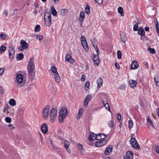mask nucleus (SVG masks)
I'll return each mask as SVG.
<instances>
[{
	"instance_id": "obj_54",
	"label": "nucleus",
	"mask_w": 159,
	"mask_h": 159,
	"mask_svg": "<svg viewBox=\"0 0 159 159\" xmlns=\"http://www.w3.org/2000/svg\"><path fill=\"white\" fill-rule=\"evenodd\" d=\"M0 36L3 39H5L6 38V35L3 33H1L0 34Z\"/></svg>"
},
{
	"instance_id": "obj_55",
	"label": "nucleus",
	"mask_w": 159,
	"mask_h": 159,
	"mask_svg": "<svg viewBox=\"0 0 159 159\" xmlns=\"http://www.w3.org/2000/svg\"><path fill=\"white\" fill-rule=\"evenodd\" d=\"M116 116L117 117V119L119 120V122L121 120V115L120 114H117Z\"/></svg>"
},
{
	"instance_id": "obj_8",
	"label": "nucleus",
	"mask_w": 159,
	"mask_h": 159,
	"mask_svg": "<svg viewBox=\"0 0 159 159\" xmlns=\"http://www.w3.org/2000/svg\"><path fill=\"white\" fill-rule=\"evenodd\" d=\"M129 142L133 148L136 149H139V146L135 138H131L129 140Z\"/></svg>"
},
{
	"instance_id": "obj_2",
	"label": "nucleus",
	"mask_w": 159,
	"mask_h": 159,
	"mask_svg": "<svg viewBox=\"0 0 159 159\" xmlns=\"http://www.w3.org/2000/svg\"><path fill=\"white\" fill-rule=\"evenodd\" d=\"M23 78V75L19 73L16 75L14 82L16 87L20 88L24 85Z\"/></svg>"
},
{
	"instance_id": "obj_17",
	"label": "nucleus",
	"mask_w": 159,
	"mask_h": 159,
	"mask_svg": "<svg viewBox=\"0 0 159 159\" xmlns=\"http://www.w3.org/2000/svg\"><path fill=\"white\" fill-rule=\"evenodd\" d=\"M64 145L66 149V151L70 153V150L69 148V147L70 146L69 142L66 140L65 141L64 143Z\"/></svg>"
},
{
	"instance_id": "obj_32",
	"label": "nucleus",
	"mask_w": 159,
	"mask_h": 159,
	"mask_svg": "<svg viewBox=\"0 0 159 159\" xmlns=\"http://www.w3.org/2000/svg\"><path fill=\"white\" fill-rule=\"evenodd\" d=\"M118 11L121 16H124V12L123 11V8L122 7H120L118 8Z\"/></svg>"
},
{
	"instance_id": "obj_39",
	"label": "nucleus",
	"mask_w": 159,
	"mask_h": 159,
	"mask_svg": "<svg viewBox=\"0 0 159 159\" xmlns=\"http://www.w3.org/2000/svg\"><path fill=\"white\" fill-rule=\"evenodd\" d=\"M133 122L132 120L130 119L128 121V128L131 129L133 126Z\"/></svg>"
},
{
	"instance_id": "obj_31",
	"label": "nucleus",
	"mask_w": 159,
	"mask_h": 159,
	"mask_svg": "<svg viewBox=\"0 0 159 159\" xmlns=\"http://www.w3.org/2000/svg\"><path fill=\"white\" fill-rule=\"evenodd\" d=\"M68 11L67 9H62L60 11V14L61 15L65 16L68 13Z\"/></svg>"
},
{
	"instance_id": "obj_50",
	"label": "nucleus",
	"mask_w": 159,
	"mask_h": 159,
	"mask_svg": "<svg viewBox=\"0 0 159 159\" xmlns=\"http://www.w3.org/2000/svg\"><path fill=\"white\" fill-rule=\"evenodd\" d=\"M6 50V47L5 46H1L0 48V50L2 52H4Z\"/></svg>"
},
{
	"instance_id": "obj_38",
	"label": "nucleus",
	"mask_w": 159,
	"mask_h": 159,
	"mask_svg": "<svg viewBox=\"0 0 159 159\" xmlns=\"http://www.w3.org/2000/svg\"><path fill=\"white\" fill-rule=\"evenodd\" d=\"M147 121L148 122L149 125L150 126H151L154 129H155V127L153 124L152 121L150 119L149 116H148L147 117Z\"/></svg>"
},
{
	"instance_id": "obj_24",
	"label": "nucleus",
	"mask_w": 159,
	"mask_h": 159,
	"mask_svg": "<svg viewBox=\"0 0 159 159\" xmlns=\"http://www.w3.org/2000/svg\"><path fill=\"white\" fill-rule=\"evenodd\" d=\"M154 22L155 24L157 32L158 35L159 36V25L157 19H156L154 20Z\"/></svg>"
},
{
	"instance_id": "obj_35",
	"label": "nucleus",
	"mask_w": 159,
	"mask_h": 159,
	"mask_svg": "<svg viewBox=\"0 0 159 159\" xmlns=\"http://www.w3.org/2000/svg\"><path fill=\"white\" fill-rule=\"evenodd\" d=\"M9 104L11 106H14L16 105V102L14 99H11L9 102Z\"/></svg>"
},
{
	"instance_id": "obj_13",
	"label": "nucleus",
	"mask_w": 159,
	"mask_h": 159,
	"mask_svg": "<svg viewBox=\"0 0 159 159\" xmlns=\"http://www.w3.org/2000/svg\"><path fill=\"white\" fill-rule=\"evenodd\" d=\"M11 107L8 104H6L4 107L3 109V112L6 115H7L9 112V110Z\"/></svg>"
},
{
	"instance_id": "obj_14",
	"label": "nucleus",
	"mask_w": 159,
	"mask_h": 159,
	"mask_svg": "<svg viewBox=\"0 0 159 159\" xmlns=\"http://www.w3.org/2000/svg\"><path fill=\"white\" fill-rule=\"evenodd\" d=\"M65 59L66 61L71 63H73L75 62V60L72 58L71 56L69 54L66 55L65 57Z\"/></svg>"
},
{
	"instance_id": "obj_57",
	"label": "nucleus",
	"mask_w": 159,
	"mask_h": 159,
	"mask_svg": "<svg viewBox=\"0 0 159 159\" xmlns=\"http://www.w3.org/2000/svg\"><path fill=\"white\" fill-rule=\"evenodd\" d=\"M77 145V147L80 150H81L83 149V147L81 144L80 143H78Z\"/></svg>"
},
{
	"instance_id": "obj_60",
	"label": "nucleus",
	"mask_w": 159,
	"mask_h": 159,
	"mask_svg": "<svg viewBox=\"0 0 159 159\" xmlns=\"http://www.w3.org/2000/svg\"><path fill=\"white\" fill-rule=\"evenodd\" d=\"M93 40V41H94L95 40L94 39H93V40H91V41L92 43V45H93V47L95 50H96L97 49H98V48H97V46L96 45H95L93 44V43H92Z\"/></svg>"
},
{
	"instance_id": "obj_36",
	"label": "nucleus",
	"mask_w": 159,
	"mask_h": 159,
	"mask_svg": "<svg viewBox=\"0 0 159 159\" xmlns=\"http://www.w3.org/2000/svg\"><path fill=\"white\" fill-rule=\"evenodd\" d=\"M90 83L89 81H87L84 86V89L85 91H88L89 89Z\"/></svg>"
},
{
	"instance_id": "obj_43",
	"label": "nucleus",
	"mask_w": 159,
	"mask_h": 159,
	"mask_svg": "<svg viewBox=\"0 0 159 159\" xmlns=\"http://www.w3.org/2000/svg\"><path fill=\"white\" fill-rule=\"evenodd\" d=\"M34 36L36 37L37 39L40 41L43 39V36L41 35L36 34L34 35Z\"/></svg>"
},
{
	"instance_id": "obj_61",
	"label": "nucleus",
	"mask_w": 159,
	"mask_h": 159,
	"mask_svg": "<svg viewBox=\"0 0 159 159\" xmlns=\"http://www.w3.org/2000/svg\"><path fill=\"white\" fill-rule=\"evenodd\" d=\"M93 40V41H94L95 40L94 39H93V40H91V41L92 43V45H93V47L95 50H96L97 49H98V48H97V46L96 45H95L93 44V43H92Z\"/></svg>"
},
{
	"instance_id": "obj_18",
	"label": "nucleus",
	"mask_w": 159,
	"mask_h": 159,
	"mask_svg": "<svg viewBox=\"0 0 159 159\" xmlns=\"http://www.w3.org/2000/svg\"><path fill=\"white\" fill-rule=\"evenodd\" d=\"M42 132L43 134H45L48 132V126L47 125L43 124L41 126Z\"/></svg>"
},
{
	"instance_id": "obj_11",
	"label": "nucleus",
	"mask_w": 159,
	"mask_h": 159,
	"mask_svg": "<svg viewBox=\"0 0 159 159\" xmlns=\"http://www.w3.org/2000/svg\"><path fill=\"white\" fill-rule=\"evenodd\" d=\"M93 60L95 65L98 66L100 62L99 56L98 55L93 54Z\"/></svg>"
},
{
	"instance_id": "obj_63",
	"label": "nucleus",
	"mask_w": 159,
	"mask_h": 159,
	"mask_svg": "<svg viewBox=\"0 0 159 159\" xmlns=\"http://www.w3.org/2000/svg\"><path fill=\"white\" fill-rule=\"evenodd\" d=\"M81 42L84 41H86V39L84 36H82L81 37Z\"/></svg>"
},
{
	"instance_id": "obj_59",
	"label": "nucleus",
	"mask_w": 159,
	"mask_h": 159,
	"mask_svg": "<svg viewBox=\"0 0 159 159\" xmlns=\"http://www.w3.org/2000/svg\"><path fill=\"white\" fill-rule=\"evenodd\" d=\"M155 150L156 152L158 154L159 153V147L158 146L155 147Z\"/></svg>"
},
{
	"instance_id": "obj_15",
	"label": "nucleus",
	"mask_w": 159,
	"mask_h": 159,
	"mask_svg": "<svg viewBox=\"0 0 159 159\" xmlns=\"http://www.w3.org/2000/svg\"><path fill=\"white\" fill-rule=\"evenodd\" d=\"M139 66L138 62L135 61H133L131 63L130 68L132 70L135 69L138 67Z\"/></svg>"
},
{
	"instance_id": "obj_19",
	"label": "nucleus",
	"mask_w": 159,
	"mask_h": 159,
	"mask_svg": "<svg viewBox=\"0 0 159 159\" xmlns=\"http://www.w3.org/2000/svg\"><path fill=\"white\" fill-rule=\"evenodd\" d=\"M112 146L111 145H110L107 147L105 151V154L108 155L112 152Z\"/></svg>"
},
{
	"instance_id": "obj_3",
	"label": "nucleus",
	"mask_w": 159,
	"mask_h": 159,
	"mask_svg": "<svg viewBox=\"0 0 159 159\" xmlns=\"http://www.w3.org/2000/svg\"><path fill=\"white\" fill-rule=\"evenodd\" d=\"M44 22V25L47 27L50 26L52 24L51 14L49 10L45 11Z\"/></svg>"
},
{
	"instance_id": "obj_27",
	"label": "nucleus",
	"mask_w": 159,
	"mask_h": 159,
	"mask_svg": "<svg viewBox=\"0 0 159 159\" xmlns=\"http://www.w3.org/2000/svg\"><path fill=\"white\" fill-rule=\"evenodd\" d=\"M126 158L128 159H133V156L131 152L130 151H128L127 152Z\"/></svg>"
},
{
	"instance_id": "obj_42",
	"label": "nucleus",
	"mask_w": 159,
	"mask_h": 159,
	"mask_svg": "<svg viewBox=\"0 0 159 159\" xmlns=\"http://www.w3.org/2000/svg\"><path fill=\"white\" fill-rule=\"evenodd\" d=\"M40 29L41 28L40 25H37L34 28V31L36 32H39L40 31Z\"/></svg>"
},
{
	"instance_id": "obj_49",
	"label": "nucleus",
	"mask_w": 159,
	"mask_h": 159,
	"mask_svg": "<svg viewBox=\"0 0 159 159\" xmlns=\"http://www.w3.org/2000/svg\"><path fill=\"white\" fill-rule=\"evenodd\" d=\"M5 121L7 123H10L11 122V119L9 117H7L5 119Z\"/></svg>"
},
{
	"instance_id": "obj_56",
	"label": "nucleus",
	"mask_w": 159,
	"mask_h": 159,
	"mask_svg": "<svg viewBox=\"0 0 159 159\" xmlns=\"http://www.w3.org/2000/svg\"><path fill=\"white\" fill-rule=\"evenodd\" d=\"M8 127L10 128V129H15V127L13 126V125L12 124H9L8 125Z\"/></svg>"
},
{
	"instance_id": "obj_33",
	"label": "nucleus",
	"mask_w": 159,
	"mask_h": 159,
	"mask_svg": "<svg viewBox=\"0 0 159 159\" xmlns=\"http://www.w3.org/2000/svg\"><path fill=\"white\" fill-rule=\"evenodd\" d=\"M51 12L53 15L56 16L57 15V12L53 6L51 7Z\"/></svg>"
},
{
	"instance_id": "obj_45",
	"label": "nucleus",
	"mask_w": 159,
	"mask_h": 159,
	"mask_svg": "<svg viewBox=\"0 0 159 159\" xmlns=\"http://www.w3.org/2000/svg\"><path fill=\"white\" fill-rule=\"evenodd\" d=\"M85 11L86 13L88 14H89L90 12V7L88 5L86 6Z\"/></svg>"
},
{
	"instance_id": "obj_52",
	"label": "nucleus",
	"mask_w": 159,
	"mask_h": 159,
	"mask_svg": "<svg viewBox=\"0 0 159 159\" xmlns=\"http://www.w3.org/2000/svg\"><path fill=\"white\" fill-rule=\"evenodd\" d=\"M114 122L112 120H110L108 123V125L110 127H111L113 126Z\"/></svg>"
},
{
	"instance_id": "obj_25",
	"label": "nucleus",
	"mask_w": 159,
	"mask_h": 159,
	"mask_svg": "<svg viewBox=\"0 0 159 159\" xmlns=\"http://www.w3.org/2000/svg\"><path fill=\"white\" fill-rule=\"evenodd\" d=\"M138 31V33L141 36H143L145 35V32L142 27H140Z\"/></svg>"
},
{
	"instance_id": "obj_22",
	"label": "nucleus",
	"mask_w": 159,
	"mask_h": 159,
	"mask_svg": "<svg viewBox=\"0 0 159 159\" xmlns=\"http://www.w3.org/2000/svg\"><path fill=\"white\" fill-rule=\"evenodd\" d=\"M81 43L83 48L84 49L85 51L86 52L88 51L89 50V47L87 41L81 42Z\"/></svg>"
},
{
	"instance_id": "obj_23",
	"label": "nucleus",
	"mask_w": 159,
	"mask_h": 159,
	"mask_svg": "<svg viewBox=\"0 0 159 159\" xmlns=\"http://www.w3.org/2000/svg\"><path fill=\"white\" fill-rule=\"evenodd\" d=\"M97 134L96 135L94 133H91L89 137V139L90 140L92 141L95 139H97Z\"/></svg>"
},
{
	"instance_id": "obj_21",
	"label": "nucleus",
	"mask_w": 159,
	"mask_h": 159,
	"mask_svg": "<svg viewBox=\"0 0 159 159\" xmlns=\"http://www.w3.org/2000/svg\"><path fill=\"white\" fill-rule=\"evenodd\" d=\"M107 135L103 134H98L97 136V140H100V139H103L107 137Z\"/></svg>"
},
{
	"instance_id": "obj_29",
	"label": "nucleus",
	"mask_w": 159,
	"mask_h": 159,
	"mask_svg": "<svg viewBox=\"0 0 159 159\" xmlns=\"http://www.w3.org/2000/svg\"><path fill=\"white\" fill-rule=\"evenodd\" d=\"M120 37L122 42L124 43L125 42L127 39V37L125 36V34L124 33L121 34Z\"/></svg>"
},
{
	"instance_id": "obj_41",
	"label": "nucleus",
	"mask_w": 159,
	"mask_h": 159,
	"mask_svg": "<svg viewBox=\"0 0 159 159\" xmlns=\"http://www.w3.org/2000/svg\"><path fill=\"white\" fill-rule=\"evenodd\" d=\"M103 102L104 104V107L106 110H108L109 111H110V107L109 105V104L107 102H106V103H105L103 101Z\"/></svg>"
},
{
	"instance_id": "obj_9",
	"label": "nucleus",
	"mask_w": 159,
	"mask_h": 159,
	"mask_svg": "<svg viewBox=\"0 0 159 159\" xmlns=\"http://www.w3.org/2000/svg\"><path fill=\"white\" fill-rule=\"evenodd\" d=\"M49 107L48 106H46L43 110L42 116L44 118L47 119L48 118L49 115Z\"/></svg>"
},
{
	"instance_id": "obj_40",
	"label": "nucleus",
	"mask_w": 159,
	"mask_h": 159,
	"mask_svg": "<svg viewBox=\"0 0 159 159\" xmlns=\"http://www.w3.org/2000/svg\"><path fill=\"white\" fill-rule=\"evenodd\" d=\"M16 57L18 60H21L23 58L24 55L22 53L18 54L17 55Z\"/></svg>"
},
{
	"instance_id": "obj_6",
	"label": "nucleus",
	"mask_w": 159,
	"mask_h": 159,
	"mask_svg": "<svg viewBox=\"0 0 159 159\" xmlns=\"http://www.w3.org/2000/svg\"><path fill=\"white\" fill-rule=\"evenodd\" d=\"M50 121L54 122L57 114V111L56 109L53 108L51 109L50 112Z\"/></svg>"
},
{
	"instance_id": "obj_10",
	"label": "nucleus",
	"mask_w": 159,
	"mask_h": 159,
	"mask_svg": "<svg viewBox=\"0 0 159 159\" xmlns=\"http://www.w3.org/2000/svg\"><path fill=\"white\" fill-rule=\"evenodd\" d=\"M52 77L55 79V81L57 83H59L60 82L61 79L58 73L52 74Z\"/></svg>"
},
{
	"instance_id": "obj_4",
	"label": "nucleus",
	"mask_w": 159,
	"mask_h": 159,
	"mask_svg": "<svg viewBox=\"0 0 159 159\" xmlns=\"http://www.w3.org/2000/svg\"><path fill=\"white\" fill-rule=\"evenodd\" d=\"M68 114L66 109L65 107H62L60 110L59 116V120L60 123H62Z\"/></svg>"
},
{
	"instance_id": "obj_26",
	"label": "nucleus",
	"mask_w": 159,
	"mask_h": 159,
	"mask_svg": "<svg viewBox=\"0 0 159 159\" xmlns=\"http://www.w3.org/2000/svg\"><path fill=\"white\" fill-rule=\"evenodd\" d=\"M85 18V14L83 11H81L79 18V20L80 21H83Z\"/></svg>"
},
{
	"instance_id": "obj_7",
	"label": "nucleus",
	"mask_w": 159,
	"mask_h": 159,
	"mask_svg": "<svg viewBox=\"0 0 159 159\" xmlns=\"http://www.w3.org/2000/svg\"><path fill=\"white\" fill-rule=\"evenodd\" d=\"M8 51L9 53V56L11 59H13L15 56V51L14 48L11 44L8 48Z\"/></svg>"
},
{
	"instance_id": "obj_16",
	"label": "nucleus",
	"mask_w": 159,
	"mask_h": 159,
	"mask_svg": "<svg viewBox=\"0 0 159 159\" xmlns=\"http://www.w3.org/2000/svg\"><path fill=\"white\" fill-rule=\"evenodd\" d=\"M97 88L98 89L102 86L103 84V80L102 78L100 77L97 80Z\"/></svg>"
},
{
	"instance_id": "obj_20",
	"label": "nucleus",
	"mask_w": 159,
	"mask_h": 159,
	"mask_svg": "<svg viewBox=\"0 0 159 159\" xmlns=\"http://www.w3.org/2000/svg\"><path fill=\"white\" fill-rule=\"evenodd\" d=\"M129 84L131 88H134L136 86L137 82L134 80H130L129 81Z\"/></svg>"
},
{
	"instance_id": "obj_47",
	"label": "nucleus",
	"mask_w": 159,
	"mask_h": 159,
	"mask_svg": "<svg viewBox=\"0 0 159 159\" xmlns=\"http://www.w3.org/2000/svg\"><path fill=\"white\" fill-rule=\"evenodd\" d=\"M122 53L121 51L119 50L117 52V56L118 59H120L121 58Z\"/></svg>"
},
{
	"instance_id": "obj_48",
	"label": "nucleus",
	"mask_w": 159,
	"mask_h": 159,
	"mask_svg": "<svg viewBox=\"0 0 159 159\" xmlns=\"http://www.w3.org/2000/svg\"><path fill=\"white\" fill-rule=\"evenodd\" d=\"M148 51L152 54H154L155 53V50L153 48H149L148 49Z\"/></svg>"
},
{
	"instance_id": "obj_30",
	"label": "nucleus",
	"mask_w": 159,
	"mask_h": 159,
	"mask_svg": "<svg viewBox=\"0 0 159 159\" xmlns=\"http://www.w3.org/2000/svg\"><path fill=\"white\" fill-rule=\"evenodd\" d=\"M83 112V109L80 108L79 109L78 113L76 116L77 119L78 120L80 119V117L82 115Z\"/></svg>"
},
{
	"instance_id": "obj_1",
	"label": "nucleus",
	"mask_w": 159,
	"mask_h": 159,
	"mask_svg": "<svg viewBox=\"0 0 159 159\" xmlns=\"http://www.w3.org/2000/svg\"><path fill=\"white\" fill-rule=\"evenodd\" d=\"M27 70L29 77L33 80L35 74V65L33 58L30 59L27 65Z\"/></svg>"
},
{
	"instance_id": "obj_53",
	"label": "nucleus",
	"mask_w": 159,
	"mask_h": 159,
	"mask_svg": "<svg viewBox=\"0 0 159 159\" xmlns=\"http://www.w3.org/2000/svg\"><path fill=\"white\" fill-rule=\"evenodd\" d=\"M4 71V68H0V76H1L3 74Z\"/></svg>"
},
{
	"instance_id": "obj_37",
	"label": "nucleus",
	"mask_w": 159,
	"mask_h": 159,
	"mask_svg": "<svg viewBox=\"0 0 159 159\" xmlns=\"http://www.w3.org/2000/svg\"><path fill=\"white\" fill-rule=\"evenodd\" d=\"M24 110L25 108L24 107H20L17 111V113L20 115H22L23 114Z\"/></svg>"
},
{
	"instance_id": "obj_44",
	"label": "nucleus",
	"mask_w": 159,
	"mask_h": 159,
	"mask_svg": "<svg viewBox=\"0 0 159 159\" xmlns=\"http://www.w3.org/2000/svg\"><path fill=\"white\" fill-rule=\"evenodd\" d=\"M92 98V97L91 95H88L85 98L84 100L89 102Z\"/></svg>"
},
{
	"instance_id": "obj_12",
	"label": "nucleus",
	"mask_w": 159,
	"mask_h": 159,
	"mask_svg": "<svg viewBox=\"0 0 159 159\" xmlns=\"http://www.w3.org/2000/svg\"><path fill=\"white\" fill-rule=\"evenodd\" d=\"M106 143V141L105 140L103 139L101 141L96 142L95 143V144L96 147H101L105 145Z\"/></svg>"
},
{
	"instance_id": "obj_5",
	"label": "nucleus",
	"mask_w": 159,
	"mask_h": 159,
	"mask_svg": "<svg viewBox=\"0 0 159 159\" xmlns=\"http://www.w3.org/2000/svg\"><path fill=\"white\" fill-rule=\"evenodd\" d=\"M20 45L17 48L18 49L19 51H23L28 49L29 44L25 40H21L20 42Z\"/></svg>"
},
{
	"instance_id": "obj_28",
	"label": "nucleus",
	"mask_w": 159,
	"mask_h": 159,
	"mask_svg": "<svg viewBox=\"0 0 159 159\" xmlns=\"http://www.w3.org/2000/svg\"><path fill=\"white\" fill-rule=\"evenodd\" d=\"M154 79L156 86L159 87V75L157 74L155 76Z\"/></svg>"
},
{
	"instance_id": "obj_62",
	"label": "nucleus",
	"mask_w": 159,
	"mask_h": 159,
	"mask_svg": "<svg viewBox=\"0 0 159 159\" xmlns=\"http://www.w3.org/2000/svg\"><path fill=\"white\" fill-rule=\"evenodd\" d=\"M89 102L84 100V107H86L88 104Z\"/></svg>"
},
{
	"instance_id": "obj_64",
	"label": "nucleus",
	"mask_w": 159,
	"mask_h": 159,
	"mask_svg": "<svg viewBox=\"0 0 159 159\" xmlns=\"http://www.w3.org/2000/svg\"><path fill=\"white\" fill-rule=\"evenodd\" d=\"M3 13L6 16H8V11L7 10H6V9L4 11Z\"/></svg>"
},
{
	"instance_id": "obj_46",
	"label": "nucleus",
	"mask_w": 159,
	"mask_h": 159,
	"mask_svg": "<svg viewBox=\"0 0 159 159\" xmlns=\"http://www.w3.org/2000/svg\"><path fill=\"white\" fill-rule=\"evenodd\" d=\"M138 27V23H136L134 26L133 30L134 31H138L139 30Z\"/></svg>"
},
{
	"instance_id": "obj_34",
	"label": "nucleus",
	"mask_w": 159,
	"mask_h": 159,
	"mask_svg": "<svg viewBox=\"0 0 159 159\" xmlns=\"http://www.w3.org/2000/svg\"><path fill=\"white\" fill-rule=\"evenodd\" d=\"M50 70L52 73V74H55V73H58L57 69L56 66H53L50 69Z\"/></svg>"
},
{
	"instance_id": "obj_51",
	"label": "nucleus",
	"mask_w": 159,
	"mask_h": 159,
	"mask_svg": "<svg viewBox=\"0 0 159 159\" xmlns=\"http://www.w3.org/2000/svg\"><path fill=\"white\" fill-rule=\"evenodd\" d=\"M125 85L124 84H122L119 87V89L121 90H125Z\"/></svg>"
},
{
	"instance_id": "obj_58",
	"label": "nucleus",
	"mask_w": 159,
	"mask_h": 159,
	"mask_svg": "<svg viewBox=\"0 0 159 159\" xmlns=\"http://www.w3.org/2000/svg\"><path fill=\"white\" fill-rule=\"evenodd\" d=\"M95 1L99 4H102L103 3V0H95Z\"/></svg>"
}]
</instances>
